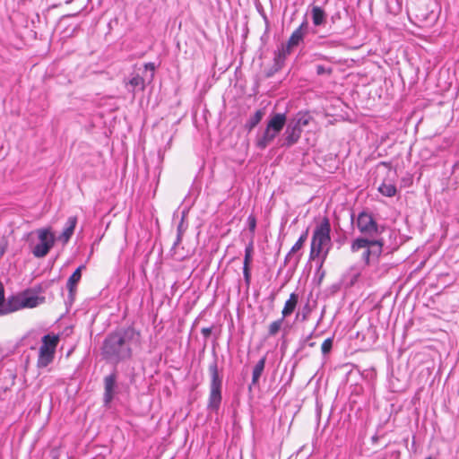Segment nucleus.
<instances>
[{
	"label": "nucleus",
	"instance_id": "obj_36",
	"mask_svg": "<svg viewBox=\"0 0 459 459\" xmlns=\"http://www.w3.org/2000/svg\"><path fill=\"white\" fill-rule=\"evenodd\" d=\"M318 58H325L322 55H316Z\"/></svg>",
	"mask_w": 459,
	"mask_h": 459
},
{
	"label": "nucleus",
	"instance_id": "obj_16",
	"mask_svg": "<svg viewBox=\"0 0 459 459\" xmlns=\"http://www.w3.org/2000/svg\"><path fill=\"white\" fill-rule=\"evenodd\" d=\"M299 302V295L295 292L291 293L286 300L284 307L281 310V316L286 318L290 316L296 309Z\"/></svg>",
	"mask_w": 459,
	"mask_h": 459
},
{
	"label": "nucleus",
	"instance_id": "obj_11",
	"mask_svg": "<svg viewBox=\"0 0 459 459\" xmlns=\"http://www.w3.org/2000/svg\"><path fill=\"white\" fill-rule=\"evenodd\" d=\"M254 247L253 242H250L245 248V255L243 261V276L246 286L248 288L251 283V270L250 264L252 262Z\"/></svg>",
	"mask_w": 459,
	"mask_h": 459
},
{
	"label": "nucleus",
	"instance_id": "obj_12",
	"mask_svg": "<svg viewBox=\"0 0 459 459\" xmlns=\"http://www.w3.org/2000/svg\"><path fill=\"white\" fill-rule=\"evenodd\" d=\"M301 129L295 126L292 123L289 124L284 133V143L282 145L290 147L300 138Z\"/></svg>",
	"mask_w": 459,
	"mask_h": 459
},
{
	"label": "nucleus",
	"instance_id": "obj_14",
	"mask_svg": "<svg viewBox=\"0 0 459 459\" xmlns=\"http://www.w3.org/2000/svg\"><path fill=\"white\" fill-rule=\"evenodd\" d=\"M116 382H117V376L115 373H112L104 378V385H105L104 401L106 403H110L114 397Z\"/></svg>",
	"mask_w": 459,
	"mask_h": 459
},
{
	"label": "nucleus",
	"instance_id": "obj_5",
	"mask_svg": "<svg viewBox=\"0 0 459 459\" xmlns=\"http://www.w3.org/2000/svg\"><path fill=\"white\" fill-rule=\"evenodd\" d=\"M209 372L211 374V385L208 408L212 411H217L221 403L222 378L219 374L216 360L210 364Z\"/></svg>",
	"mask_w": 459,
	"mask_h": 459
},
{
	"label": "nucleus",
	"instance_id": "obj_3",
	"mask_svg": "<svg viewBox=\"0 0 459 459\" xmlns=\"http://www.w3.org/2000/svg\"><path fill=\"white\" fill-rule=\"evenodd\" d=\"M383 247L384 240L382 238H357L352 241L351 250L353 253L363 250L361 258L367 265H370L380 257Z\"/></svg>",
	"mask_w": 459,
	"mask_h": 459
},
{
	"label": "nucleus",
	"instance_id": "obj_28",
	"mask_svg": "<svg viewBox=\"0 0 459 459\" xmlns=\"http://www.w3.org/2000/svg\"><path fill=\"white\" fill-rule=\"evenodd\" d=\"M247 222H248V228H249L250 231L254 232L255 230V227H256V220H255V216H253V215L248 216Z\"/></svg>",
	"mask_w": 459,
	"mask_h": 459
},
{
	"label": "nucleus",
	"instance_id": "obj_35",
	"mask_svg": "<svg viewBox=\"0 0 459 459\" xmlns=\"http://www.w3.org/2000/svg\"><path fill=\"white\" fill-rule=\"evenodd\" d=\"M4 253V247H0V255H2Z\"/></svg>",
	"mask_w": 459,
	"mask_h": 459
},
{
	"label": "nucleus",
	"instance_id": "obj_2",
	"mask_svg": "<svg viewBox=\"0 0 459 459\" xmlns=\"http://www.w3.org/2000/svg\"><path fill=\"white\" fill-rule=\"evenodd\" d=\"M330 232L331 225L329 219L325 217L314 230L309 254L310 259L315 260L317 258L319 260L320 267L325 263L332 247Z\"/></svg>",
	"mask_w": 459,
	"mask_h": 459
},
{
	"label": "nucleus",
	"instance_id": "obj_13",
	"mask_svg": "<svg viewBox=\"0 0 459 459\" xmlns=\"http://www.w3.org/2000/svg\"><path fill=\"white\" fill-rule=\"evenodd\" d=\"M307 30V22L304 21L299 28H297L290 35L287 44L292 48L298 46L304 39L306 31Z\"/></svg>",
	"mask_w": 459,
	"mask_h": 459
},
{
	"label": "nucleus",
	"instance_id": "obj_10",
	"mask_svg": "<svg viewBox=\"0 0 459 459\" xmlns=\"http://www.w3.org/2000/svg\"><path fill=\"white\" fill-rule=\"evenodd\" d=\"M308 230H307L304 233L300 235L297 242L292 246L291 249L286 255L284 263L285 264H292L296 266L301 257V254H297L303 247L304 243L307 238Z\"/></svg>",
	"mask_w": 459,
	"mask_h": 459
},
{
	"label": "nucleus",
	"instance_id": "obj_4",
	"mask_svg": "<svg viewBox=\"0 0 459 459\" xmlns=\"http://www.w3.org/2000/svg\"><path fill=\"white\" fill-rule=\"evenodd\" d=\"M287 122L285 113L273 114L267 121L265 129L255 138V146L260 149H265L284 128Z\"/></svg>",
	"mask_w": 459,
	"mask_h": 459
},
{
	"label": "nucleus",
	"instance_id": "obj_18",
	"mask_svg": "<svg viewBox=\"0 0 459 459\" xmlns=\"http://www.w3.org/2000/svg\"><path fill=\"white\" fill-rule=\"evenodd\" d=\"M266 358L263 357L259 359V361L255 364L253 373H252V385H256L261 377L264 367H265Z\"/></svg>",
	"mask_w": 459,
	"mask_h": 459
},
{
	"label": "nucleus",
	"instance_id": "obj_6",
	"mask_svg": "<svg viewBox=\"0 0 459 459\" xmlns=\"http://www.w3.org/2000/svg\"><path fill=\"white\" fill-rule=\"evenodd\" d=\"M45 302V297L39 296L31 290H27L10 297V313L23 308H34Z\"/></svg>",
	"mask_w": 459,
	"mask_h": 459
},
{
	"label": "nucleus",
	"instance_id": "obj_8",
	"mask_svg": "<svg viewBox=\"0 0 459 459\" xmlns=\"http://www.w3.org/2000/svg\"><path fill=\"white\" fill-rule=\"evenodd\" d=\"M36 234L39 238V243L32 247L31 252L35 257L42 258L45 257L53 247L56 237L51 228L39 229L36 230Z\"/></svg>",
	"mask_w": 459,
	"mask_h": 459
},
{
	"label": "nucleus",
	"instance_id": "obj_24",
	"mask_svg": "<svg viewBox=\"0 0 459 459\" xmlns=\"http://www.w3.org/2000/svg\"><path fill=\"white\" fill-rule=\"evenodd\" d=\"M309 121H310V116L308 114L299 113L297 115L296 121H295V123H293V125L302 130V127L307 126L309 124Z\"/></svg>",
	"mask_w": 459,
	"mask_h": 459
},
{
	"label": "nucleus",
	"instance_id": "obj_31",
	"mask_svg": "<svg viewBox=\"0 0 459 459\" xmlns=\"http://www.w3.org/2000/svg\"><path fill=\"white\" fill-rule=\"evenodd\" d=\"M211 333H212V329L211 328H203L202 329V333L205 337H208L211 334Z\"/></svg>",
	"mask_w": 459,
	"mask_h": 459
},
{
	"label": "nucleus",
	"instance_id": "obj_9",
	"mask_svg": "<svg viewBox=\"0 0 459 459\" xmlns=\"http://www.w3.org/2000/svg\"><path fill=\"white\" fill-rule=\"evenodd\" d=\"M357 228L363 235L362 238L370 239H377V237L380 233L379 227L371 214L362 212L357 218Z\"/></svg>",
	"mask_w": 459,
	"mask_h": 459
},
{
	"label": "nucleus",
	"instance_id": "obj_19",
	"mask_svg": "<svg viewBox=\"0 0 459 459\" xmlns=\"http://www.w3.org/2000/svg\"><path fill=\"white\" fill-rule=\"evenodd\" d=\"M264 116V109L261 108L255 111V113L249 117L246 124V128L251 131L255 128L262 120Z\"/></svg>",
	"mask_w": 459,
	"mask_h": 459
},
{
	"label": "nucleus",
	"instance_id": "obj_21",
	"mask_svg": "<svg viewBox=\"0 0 459 459\" xmlns=\"http://www.w3.org/2000/svg\"><path fill=\"white\" fill-rule=\"evenodd\" d=\"M378 191L385 196L392 197L396 194V187L393 184L382 183L378 187Z\"/></svg>",
	"mask_w": 459,
	"mask_h": 459
},
{
	"label": "nucleus",
	"instance_id": "obj_23",
	"mask_svg": "<svg viewBox=\"0 0 459 459\" xmlns=\"http://www.w3.org/2000/svg\"><path fill=\"white\" fill-rule=\"evenodd\" d=\"M285 318L282 316L273 322H272L268 326V335L269 336H275L279 331L281 330L283 321Z\"/></svg>",
	"mask_w": 459,
	"mask_h": 459
},
{
	"label": "nucleus",
	"instance_id": "obj_30",
	"mask_svg": "<svg viewBox=\"0 0 459 459\" xmlns=\"http://www.w3.org/2000/svg\"><path fill=\"white\" fill-rule=\"evenodd\" d=\"M185 231V228H184V223H183V221L178 224V234L179 235H183Z\"/></svg>",
	"mask_w": 459,
	"mask_h": 459
},
{
	"label": "nucleus",
	"instance_id": "obj_15",
	"mask_svg": "<svg viewBox=\"0 0 459 459\" xmlns=\"http://www.w3.org/2000/svg\"><path fill=\"white\" fill-rule=\"evenodd\" d=\"M76 224L77 218L75 216L69 217L62 234L58 238L59 240L62 241L64 244H66L73 236Z\"/></svg>",
	"mask_w": 459,
	"mask_h": 459
},
{
	"label": "nucleus",
	"instance_id": "obj_26",
	"mask_svg": "<svg viewBox=\"0 0 459 459\" xmlns=\"http://www.w3.org/2000/svg\"><path fill=\"white\" fill-rule=\"evenodd\" d=\"M292 48L289 47L288 44L282 45L281 48L278 52V58L285 59V57L290 54Z\"/></svg>",
	"mask_w": 459,
	"mask_h": 459
},
{
	"label": "nucleus",
	"instance_id": "obj_37",
	"mask_svg": "<svg viewBox=\"0 0 459 459\" xmlns=\"http://www.w3.org/2000/svg\"><path fill=\"white\" fill-rule=\"evenodd\" d=\"M426 459H431V458H430V457H428V458H426Z\"/></svg>",
	"mask_w": 459,
	"mask_h": 459
},
{
	"label": "nucleus",
	"instance_id": "obj_7",
	"mask_svg": "<svg viewBox=\"0 0 459 459\" xmlns=\"http://www.w3.org/2000/svg\"><path fill=\"white\" fill-rule=\"evenodd\" d=\"M41 342L37 365L39 368H46L54 359L59 336L57 334H46L42 337Z\"/></svg>",
	"mask_w": 459,
	"mask_h": 459
},
{
	"label": "nucleus",
	"instance_id": "obj_22",
	"mask_svg": "<svg viewBox=\"0 0 459 459\" xmlns=\"http://www.w3.org/2000/svg\"><path fill=\"white\" fill-rule=\"evenodd\" d=\"M127 84L132 87L130 90L132 92L135 91L136 88H140L141 90L144 89V80L139 74L134 75L127 82Z\"/></svg>",
	"mask_w": 459,
	"mask_h": 459
},
{
	"label": "nucleus",
	"instance_id": "obj_20",
	"mask_svg": "<svg viewBox=\"0 0 459 459\" xmlns=\"http://www.w3.org/2000/svg\"><path fill=\"white\" fill-rule=\"evenodd\" d=\"M83 266H79L73 274L69 277L67 281V288L69 291L72 293L76 286V284L80 281L82 278V269Z\"/></svg>",
	"mask_w": 459,
	"mask_h": 459
},
{
	"label": "nucleus",
	"instance_id": "obj_27",
	"mask_svg": "<svg viewBox=\"0 0 459 459\" xmlns=\"http://www.w3.org/2000/svg\"><path fill=\"white\" fill-rule=\"evenodd\" d=\"M316 74L317 75H323V74L330 75L333 73V68L332 67H325V66H324L322 65H316Z\"/></svg>",
	"mask_w": 459,
	"mask_h": 459
},
{
	"label": "nucleus",
	"instance_id": "obj_1",
	"mask_svg": "<svg viewBox=\"0 0 459 459\" xmlns=\"http://www.w3.org/2000/svg\"><path fill=\"white\" fill-rule=\"evenodd\" d=\"M139 333L131 327L108 333L101 347L103 358L114 364L131 359L133 346L139 342Z\"/></svg>",
	"mask_w": 459,
	"mask_h": 459
},
{
	"label": "nucleus",
	"instance_id": "obj_32",
	"mask_svg": "<svg viewBox=\"0 0 459 459\" xmlns=\"http://www.w3.org/2000/svg\"><path fill=\"white\" fill-rule=\"evenodd\" d=\"M182 237H183V235H179V234H178V235H177V239H176V241L174 242V247H175L176 246H178V244H180V242H181V240H182Z\"/></svg>",
	"mask_w": 459,
	"mask_h": 459
},
{
	"label": "nucleus",
	"instance_id": "obj_17",
	"mask_svg": "<svg viewBox=\"0 0 459 459\" xmlns=\"http://www.w3.org/2000/svg\"><path fill=\"white\" fill-rule=\"evenodd\" d=\"M311 14L315 26H320L325 22L326 13L320 6H313L311 9Z\"/></svg>",
	"mask_w": 459,
	"mask_h": 459
},
{
	"label": "nucleus",
	"instance_id": "obj_33",
	"mask_svg": "<svg viewBox=\"0 0 459 459\" xmlns=\"http://www.w3.org/2000/svg\"><path fill=\"white\" fill-rule=\"evenodd\" d=\"M314 333H315V330H314V331H313L309 335H307V336L306 337V339H305V341H304V342H308L310 339H312V337L314 336Z\"/></svg>",
	"mask_w": 459,
	"mask_h": 459
},
{
	"label": "nucleus",
	"instance_id": "obj_29",
	"mask_svg": "<svg viewBox=\"0 0 459 459\" xmlns=\"http://www.w3.org/2000/svg\"><path fill=\"white\" fill-rule=\"evenodd\" d=\"M144 67H145L146 70H150V71L152 72V77H153V72L155 70V65L153 63H146L144 65Z\"/></svg>",
	"mask_w": 459,
	"mask_h": 459
},
{
	"label": "nucleus",
	"instance_id": "obj_25",
	"mask_svg": "<svg viewBox=\"0 0 459 459\" xmlns=\"http://www.w3.org/2000/svg\"><path fill=\"white\" fill-rule=\"evenodd\" d=\"M333 337L327 338L324 341V342L322 343V346H321V351L324 355H326L331 351V350L333 348Z\"/></svg>",
	"mask_w": 459,
	"mask_h": 459
},
{
	"label": "nucleus",
	"instance_id": "obj_34",
	"mask_svg": "<svg viewBox=\"0 0 459 459\" xmlns=\"http://www.w3.org/2000/svg\"><path fill=\"white\" fill-rule=\"evenodd\" d=\"M306 343H307V345H308L309 347H314V346L316 345V343H315V342H309V341H308V342H307Z\"/></svg>",
	"mask_w": 459,
	"mask_h": 459
}]
</instances>
